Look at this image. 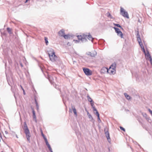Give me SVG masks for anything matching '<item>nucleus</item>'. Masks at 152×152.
<instances>
[{"label": "nucleus", "mask_w": 152, "mask_h": 152, "mask_svg": "<svg viewBox=\"0 0 152 152\" xmlns=\"http://www.w3.org/2000/svg\"><path fill=\"white\" fill-rule=\"evenodd\" d=\"M113 69H110V71L111 72V71H114V70H113Z\"/></svg>", "instance_id": "43"}, {"label": "nucleus", "mask_w": 152, "mask_h": 152, "mask_svg": "<svg viewBox=\"0 0 152 152\" xmlns=\"http://www.w3.org/2000/svg\"><path fill=\"white\" fill-rule=\"evenodd\" d=\"M23 94L24 95H25L26 94V93H25V91L24 90V89H23Z\"/></svg>", "instance_id": "39"}, {"label": "nucleus", "mask_w": 152, "mask_h": 152, "mask_svg": "<svg viewBox=\"0 0 152 152\" xmlns=\"http://www.w3.org/2000/svg\"><path fill=\"white\" fill-rule=\"evenodd\" d=\"M83 70L85 74L88 76H90L92 74V71L88 68H83Z\"/></svg>", "instance_id": "7"}, {"label": "nucleus", "mask_w": 152, "mask_h": 152, "mask_svg": "<svg viewBox=\"0 0 152 152\" xmlns=\"http://www.w3.org/2000/svg\"><path fill=\"white\" fill-rule=\"evenodd\" d=\"M120 128L121 130L123 131L124 132L125 131V129L123 127H122L121 126H120Z\"/></svg>", "instance_id": "32"}, {"label": "nucleus", "mask_w": 152, "mask_h": 152, "mask_svg": "<svg viewBox=\"0 0 152 152\" xmlns=\"http://www.w3.org/2000/svg\"><path fill=\"white\" fill-rule=\"evenodd\" d=\"M104 132H105V136L106 137H107V140L109 142H110V134L108 130L107 131H106V129H104Z\"/></svg>", "instance_id": "12"}, {"label": "nucleus", "mask_w": 152, "mask_h": 152, "mask_svg": "<svg viewBox=\"0 0 152 152\" xmlns=\"http://www.w3.org/2000/svg\"><path fill=\"white\" fill-rule=\"evenodd\" d=\"M32 110V113H33V118L34 119L35 121L37 122V120H36V116L35 113V112L33 108H31Z\"/></svg>", "instance_id": "19"}, {"label": "nucleus", "mask_w": 152, "mask_h": 152, "mask_svg": "<svg viewBox=\"0 0 152 152\" xmlns=\"http://www.w3.org/2000/svg\"><path fill=\"white\" fill-rule=\"evenodd\" d=\"M45 142L46 143V145L48 146L49 149H51V148L50 147V145L49 144L48 140H45Z\"/></svg>", "instance_id": "21"}, {"label": "nucleus", "mask_w": 152, "mask_h": 152, "mask_svg": "<svg viewBox=\"0 0 152 152\" xmlns=\"http://www.w3.org/2000/svg\"><path fill=\"white\" fill-rule=\"evenodd\" d=\"M48 80H49L50 81V77L49 76H48Z\"/></svg>", "instance_id": "41"}, {"label": "nucleus", "mask_w": 152, "mask_h": 152, "mask_svg": "<svg viewBox=\"0 0 152 152\" xmlns=\"http://www.w3.org/2000/svg\"><path fill=\"white\" fill-rule=\"evenodd\" d=\"M15 135H16V137L17 138H18V137L17 135V134H15Z\"/></svg>", "instance_id": "49"}, {"label": "nucleus", "mask_w": 152, "mask_h": 152, "mask_svg": "<svg viewBox=\"0 0 152 152\" xmlns=\"http://www.w3.org/2000/svg\"><path fill=\"white\" fill-rule=\"evenodd\" d=\"M88 118L90 119H91L92 120H93V118L92 117L91 115L90 114H89V113H88Z\"/></svg>", "instance_id": "27"}, {"label": "nucleus", "mask_w": 152, "mask_h": 152, "mask_svg": "<svg viewBox=\"0 0 152 152\" xmlns=\"http://www.w3.org/2000/svg\"><path fill=\"white\" fill-rule=\"evenodd\" d=\"M71 107L72 108V109L73 110V111L75 114V115L76 116L77 115L76 109L75 107V106L74 105H71Z\"/></svg>", "instance_id": "16"}, {"label": "nucleus", "mask_w": 152, "mask_h": 152, "mask_svg": "<svg viewBox=\"0 0 152 152\" xmlns=\"http://www.w3.org/2000/svg\"><path fill=\"white\" fill-rule=\"evenodd\" d=\"M111 19H113V18L112 17V16L111 15V17H110Z\"/></svg>", "instance_id": "46"}, {"label": "nucleus", "mask_w": 152, "mask_h": 152, "mask_svg": "<svg viewBox=\"0 0 152 152\" xmlns=\"http://www.w3.org/2000/svg\"><path fill=\"white\" fill-rule=\"evenodd\" d=\"M5 74H6V77H7V80L8 83L9 85H10V83H9L8 77L7 76V72H6V71H5Z\"/></svg>", "instance_id": "28"}, {"label": "nucleus", "mask_w": 152, "mask_h": 152, "mask_svg": "<svg viewBox=\"0 0 152 152\" xmlns=\"http://www.w3.org/2000/svg\"><path fill=\"white\" fill-rule=\"evenodd\" d=\"M7 30L8 32L9 33H10V28L7 27Z\"/></svg>", "instance_id": "35"}, {"label": "nucleus", "mask_w": 152, "mask_h": 152, "mask_svg": "<svg viewBox=\"0 0 152 152\" xmlns=\"http://www.w3.org/2000/svg\"><path fill=\"white\" fill-rule=\"evenodd\" d=\"M78 40H74L73 41L75 43H77L80 42H85L87 41V38L91 40L92 42L93 38L91 35L89 34L88 35L83 34V35H78L77 36Z\"/></svg>", "instance_id": "1"}, {"label": "nucleus", "mask_w": 152, "mask_h": 152, "mask_svg": "<svg viewBox=\"0 0 152 152\" xmlns=\"http://www.w3.org/2000/svg\"><path fill=\"white\" fill-rule=\"evenodd\" d=\"M7 48H4V49H3V54L6 56L8 55V52H7Z\"/></svg>", "instance_id": "20"}, {"label": "nucleus", "mask_w": 152, "mask_h": 152, "mask_svg": "<svg viewBox=\"0 0 152 152\" xmlns=\"http://www.w3.org/2000/svg\"><path fill=\"white\" fill-rule=\"evenodd\" d=\"M107 16L108 17H111V14H110V13H109V12H108L107 13Z\"/></svg>", "instance_id": "31"}, {"label": "nucleus", "mask_w": 152, "mask_h": 152, "mask_svg": "<svg viewBox=\"0 0 152 152\" xmlns=\"http://www.w3.org/2000/svg\"><path fill=\"white\" fill-rule=\"evenodd\" d=\"M49 151L51 152H53L52 150V148H51V149H49Z\"/></svg>", "instance_id": "42"}, {"label": "nucleus", "mask_w": 152, "mask_h": 152, "mask_svg": "<svg viewBox=\"0 0 152 152\" xmlns=\"http://www.w3.org/2000/svg\"><path fill=\"white\" fill-rule=\"evenodd\" d=\"M148 110L149 112L150 113V114L152 115V111L150 109H148Z\"/></svg>", "instance_id": "34"}, {"label": "nucleus", "mask_w": 152, "mask_h": 152, "mask_svg": "<svg viewBox=\"0 0 152 152\" xmlns=\"http://www.w3.org/2000/svg\"><path fill=\"white\" fill-rule=\"evenodd\" d=\"M72 35H70L68 34L67 35L64 34L63 37H64L65 39H68L70 38L71 37H72Z\"/></svg>", "instance_id": "17"}, {"label": "nucleus", "mask_w": 152, "mask_h": 152, "mask_svg": "<svg viewBox=\"0 0 152 152\" xmlns=\"http://www.w3.org/2000/svg\"><path fill=\"white\" fill-rule=\"evenodd\" d=\"M1 152H3V151H1Z\"/></svg>", "instance_id": "53"}, {"label": "nucleus", "mask_w": 152, "mask_h": 152, "mask_svg": "<svg viewBox=\"0 0 152 152\" xmlns=\"http://www.w3.org/2000/svg\"><path fill=\"white\" fill-rule=\"evenodd\" d=\"M87 97H88V99L89 102H91V100H92V99H91V98L89 96H87Z\"/></svg>", "instance_id": "30"}, {"label": "nucleus", "mask_w": 152, "mask_h": 152, "mask_svg": "<svg viewBox=\"0 0 152 152\" xmlns=\"http://www.w3.org/2000/svg\"><path fill=\"white\" fill-rule=\"evenodd\" d=\"M10 32H11V31H10ZM11 32H10V34H11Z\"/></svg>", "instance_id": "52"}, {"label": "nucleus", "mask_w": 152, "mask_h": 152, "mask_svg": "<svg viewBox=\"0 0 152 152\" xmlns=\"http://www.w3.org/2000/svg\"><path fill=\"white\" fill-rule=\"evenodd\" d=\"M138 22H139L140 23L141 22V21L140 19L138 20Z\"/></svg>", "instance_id": "47"}, {"label": "nucleus", "mask_w": 152, "mask_h": 152, "mask_svg": "<svg viewBox=\"0 0 152 152\" xmlns=\"http://www.w3.org/2000/svg\"><path fill=\"white\" fill-rule=\"evenodd\" d=\"M0 31L1 32V36L2 39H6V38L7 37V31H4V32H3V30L0 29Z\"/></svg>", "instance_id": "11"}, {"label": "nucleus", "mask_w": 152, "mask_h": 152, "mask_svg": "<svg viewBox=\"0 0 152 152\" xmlns=\"http://www.w3.org/2000/svg\"><path fill=\"white\" fill-rule=\"evenodd\" d=\"M141 48L142 51H143L145 55L146 59L149 60L151 64H152V58L147 48H145H145Z\"/></svg>", "instance_id": "3"}, {"label": "nucleus", "mask_w": 152, "mask_h": 152, "mask_svg": "<svg viewBox=\"0 0 152 152\" xmlns=\"http://www.w3.org/2000/svg\"><path fill=\"white\" fill-rule=\"evenodd\" d=\"M24 133L26 134V137L27 138V140L29 142H30V137H31V135L28 128L24 129Z\"/></svg>", "instance_id": "5"}, {"label": "nucleus", "mask_w": 152, "mask_h": 152, "mask_svg": "<svg viewBox=\"0 0 152 152\" xmlns=\"http://www.w3.org/2000/svg\"><path fill=\"white\" fill-rule=\"evenodd\" d=\"M47 52L50 60L52 62H54L58 60V57L55 55V52L53 49L49 48Z\"/></svg>", "instance_id": "2"}, {"label": "nucleus", "mask_w": 152, "mask_h": 152, "mask_svg": "<svg viewBox=\"0 0 152 152\" xmlns=\"http://www.w3.org/2000/svg\"><path fill=\"white\" fill-rule=\"evenodd\" d=\"M136 36L137 39V40L141 48H144L142 45V44L141 42V39L140 35L139 34V31H137Z\"/></svg>", "instance_id": "8"}, {"label": "nucleus", "mask_w": 152, "mask_h": 152, "mask_svg": "<svg viewBox=\"0 0 152 152\" xmlns=\"http://www.w3.org/2000/svg\"><path fill=\"white\" fill-rule=\"evenodd\" d=\"M43 138L44 139L45 142V140H48L46 138L45 136H43Z\"/></svg>", "instance_id": "37"}, {"label": "nucleus", "mask_w": 152, "mask_h": 152, "mask_svg": "<svg viewBox=\"0 0 152 152\" xmlns=\"http://www.w3.org/2000/svg\"><path fill=\"white\" fill-rule=\"evenodd\" d=\"M97 53L96 51L95 50L94 51H93L91 52H89L88 53V55H90L91 57H94L96 55Z\"/></svg>", "instance_id": "13"}, {"label": "nucleus", "mask_w": 152, "mask_h": 152, "mask_svg": "<svg viewBox=\"0 0 152 152\" xmlns=\"http://www.w3.org/2000/svg\"><path fill=\"white\" fill-rule=\"evenodd\" d=\"M120 11L121 15L123 17L126 18H129V15L127 12L126 11L124 8H121Z\"/></svg>", "instance_id": "6"}, {"label": "nucleus", "mask_w": 152, "mask_h": 152, "mask_svg": "<svg viewBox=\"0 0 152 152\" xmlns=\"http://www.w3.org/2000/svg\"><path fill=\"white\" fill-rule=\"evenodd\" d=\"M99 118H98V122H99V123H100L101 122V120H100V117H99Z\"/></svg>", "instance_id": "36"}, {"label": "nucleus", "mask_w": 152, "mask_h": 152, "mask_svg": "<svg viewBox=\"0 0 152 152\" xmlns=\"http://www.w3.org/2000/svg\"><path fill=\"white\" fill-rule=\"evenodd\" d=\"M20 87L23 90V89H24L22 87V86L21 85H20Z\"/></svg>", "instance_id": "44"}, {"label": "nucleus", "mask_w": 152, "mask_h": 152, "mask_svg": "<svg viewBox=\"0 0 152 152\" xmlns=\"http://www.w3.org/2000/svg\"><path fill=\"white\" fill-rule=\"evenodd\" d=\"M6 65H7L6 63H5V68H6Z\"/></svg>", "instance_id": "50"}, {"label": "nucleus", "mask_w": 152, "mask_h": 152, "mask_svg": "<svg viewBox=\"0 0 152 152\" xmlns=\"http://www.w3.org/2000/svg\"><path fill=\"white\" fill-rule=\"evenodd\" d=\"M42 136L43 137V136H45L44 134H43L42 133Z\"/></svg>", "instance_id": "48"}, {"label": "nucleus", "mask_w": 152, "mask_h": 152, "mask_svg": "<svg viewBox=\"0 0 152 152\" xmlns=\"http://www.w3.org/2000/svg\"><path fill=\"white\" fill-rule=\"evenodd\" d=\"M113 28L115 30V32L117 33V35L120 36L121 38H123V34L120 31V30L116 27H114Z\"/></svg>", "instance_id": "9"}, {"label": "nucleus", "mask_w": 152, "mask_h": 152, "mask_svg": "<svg viewBox=\"0 0 152 152\" xmlns=\"http://www.w3.org/2000/svg\"><path fill=\"white\" fill-rule=\"evenodd\" d=\"M35 102L36 104V106L37 108V110H38L39 108L38 104L36 99H35Z\"/></svg>", "instance_id": "23"}, {"label": "nucleus", "mask_w": 152, "mask_h": 152, "mask_svg": "<svg viewBox=\"0 0 152 152\" xmlns=\"http://www.w3.org/2000/svg\"><path fill=\"white\" fill-rule=\"evenodd\" d=\"M0 138L2 139V137H1V133H0Z\"/></svg>", "instance_id": "45"}, {"label": "nucleus", "mask_w": 152, "mask_h": 152, "mask_svg": "<svg viewBox=\"0 0 152 152\" xmlns=\"http://www.w3.org/2000/svg\"><path fill=\"white\" fill-rule=\"evenodd\" d=\"M141 48L142 51H143L145 55L146 59L149 60L151 64H152V58L147 48H145H145Z\"/></svg>", "instance_id": "4"}, {"label": "nucleus", "mask_w": 152, "mask_h": 152, "mask_svg": "<svg viewBox=\"0 0 152 152\" xmlns=\"http://www.w3.org/2000/svg\"><path fill=\"white\" fill-rule=\"evenodd\" d=\"M45 42L46 43V44L47 45L48 43V38L46 37H45Z\"/></svg>", "instance_id": "29"}, {"label": "nucleus", "mask_w": 152, "mask_h": 152, "mask_svg": "<svg viewBox=\"0 0 152 152\" xmlns=\"http://www.w3.org/2000/svg\"><path fill=\"white\" fill-rule=\"evenodd\" d=\"M72 109H70V108H69V112H71V113H72Z\"/></svg>", "instance_id": "38"}, {"label": "nucleus", "mask_w": 152, "mask_h": 152, "mask_svg": "<svg viewBox=\"0 0 152 152\" xmlns=\"http://www.w3.org/2000/svg\"><path fill=\"white\" fill-rule=\"evenodd\" d=\"M113 24L115 26H116L118 27H120L121 29H123L122 27L119 24L115 23H113Z\"/></svg>", "instance_id": "24"}, {"label": "nucleus", "mask_w": 152, "mask_h": 152, "mask_svg": "<svg viewBox=\"0 0 152 152\" xmlns=\"http://www.w3.org/2000/svg\"><path fill=\"white\" fill-rule=\"evenodd\" d=\"M23 126H24V129H27V128H28V127L27 126L26 123L25 122H24Z\"/></svg>", "instance_id": "26"}, {"label": "nucleus", "mask_w": 152, "mask_h": 152, "mask_svg": "<svg viewBox=\"0 0 152 152\" xmlns=\"http://www.w3.org/2000/svg\"><path fill=\"white\" fill-rule=\"evenodd\" d=\"M93 110L96 111V112H94V113L97 116L98 118H99V114L95 107H93Z\"/></svg>", "instance_id": "18"}, {"label": "nucleus", "mask_w": 152, "mask_h": 152, "mask_svg": "<svg viewBox=\"0 0 152 152\" xmlns=\"http://www.w3.org/2000/svg\"><path fill=\"white\" fill-rule=\"evenodd\" d=\"M116 65V63L115 62L114 63L110 66V68H109V69L110 71L112 69H113L114 71H111V73L113 74L115 73Z\"/></svg>", "instance_id": "10"}, {"label": "nucleus", "mask_w": 152, "mask_h": 152, "mask_svg": "<svg viewBox=\"0 0 152 152\" xmlns=\"http://www.w3.org/2000/svg\"><path fill=\"white\" fill-rule=\"evenodd\" d=\"M142 115L144 117H146L147 116V115L145 113H142Z\"/></svg>", "instance_id": "33"}, {"label": "nucleus", "mask_w": 152, "mask_h": 152, "mask_svg": "<svg viewBox=\"0 0 152 152\" xmlns=\"http://www.w3.org/2000/svg\"><path fill=\"white\" fill-rule=\"evenodd\" d=\"M8 62H10V61L9 60H8Z\"/></svg>", "instance_id": "51"}, {"label": "nucleus", "mask_w": 152, "mask_h": 152, "mask_svg": "<svg viewBox=\"0 0 152 152\" xmlns=\"http://www.w3.org/2000/svg\"><path fill=\"white\" fill-rule=\"evenodd\" d=\"M64 29H61L58 32V34L59 36L63 37L64 35Z\"/></svg>", "instance_id": "14"}, {"label": "nucleus", "mask_w": 152, "mask_h": 152, "mask_svg": "<svg viewBox=\"0 0 152 152\" xmlns=\"http://www.w3.org/2000/svg\"><path fill=\"white\" fill-rule=\"evenodd\" d=\"M20 65L22 67H23V64H22V63H20Z\"/></svg>", "instance_id": "40"}, {"label": "nucleus", "mask_w": 152, "mask_h": 152, "mask_svg": "<svg viewBox=\"0 0 152 152\" xmlns=\"http://www.w3.org/2000/svg\"><path fill=\"white\" fill-rule=\"evenodd\" d=\"M91 106H92L93 109V107H95L94 106V101H93V100H91Z\"/></svg>", "instance_id": "25"}, {"label": "nucleus", "mask_w": 152, "mask_h": 152, "mask_svg": "<svg viewBox=\"0 0 152 152\" xmlns=\"http://www.w3.org/2000/svg\"><path fill=\"white\" fill-rule=\"evenodd\" d=\"M124 95L125 96V97L126 98V99L129 100L131 99L130 96L128 95L126 93H125L124 94Z\"/></svg>", "instance_id": "22"}, {"label": "nucleus", "mask_w": 152, "mask_h": 152, "mask_svg": "<svg viewBox=\"0 0 152 152\" xmlns=\"http://www.w3.org/2000/svg\"><path fill=\"white\" fill-rule=\"evenodd\" d=\"M109 71H110L109 69L106 67H103L101 70V72L103 73H104L106 72L108 73Z\"/></svg>", "instance_id": "15"}]
</instances>
